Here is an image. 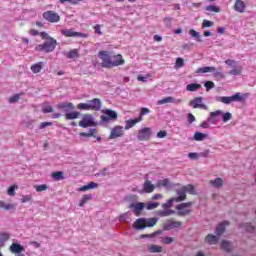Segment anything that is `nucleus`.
I'll list each match as a JSON object with an SVG mask.
<instances>
[{"instance_id":"obj_1","label":"nucleus","mask_w":256,"mask_h":256,"mask_svg":"<svg viewBox=\"0 0 256 256\" xmlns=\"http://www.w3.org/2000/svg\"><path fill=\"white\" fill-rule=\"evenodd\" d=\"M177 195V197L170 198L166 203L162 204L163 210H158L156 212L158 217H171V215H175V210H171L173 203H181V201L187 199V195L183 191H177Z\"/></svg>"},{"instance_id":"obj_2","label":"nucleus","mask_w":256,"mask_h":256,"mask_svg":"<svg viewBox=\"0 0 256 256\" xmlns=\"http://www.w3.org/2000/svg\"><path fill=\"white\" fill-rule=\"evenodd\" d=\"M221 115H222L223 123H227V121H231L233 117L230 112H226L225 114H223V111L217 110L210 113V117L207 119V122L212 123V125H216L217 121H219V116Z\"/></svg>"},{"instance_id":"obj_3","label":"nucleus","mask_w":256,"mask_h":256,"mask_svg":"<svg viewBox=\"0 0 256 256\" xmlns=\"http://www.w3.org/2000/svg\"><path fill=\"white\" fill-rule=\"evenodd\" d=\"M157 218H139L134 222V227L141 231L147 227H155L157 225Z\"/></svg>"},{"instance_id":"obj_4","label":"nucleus","mask_w":256,"mask_h":256,"mask_svg":"<svg viewBox=\"0 0 256 256\" xmlns=\"http://www.w3.org/2000/svg\"><path fill=\"white\" fill-rule=\"evenodd\" d=\"M57 47V40L50 38V40L39 44L35 47L36 51H44V53H53Z\"/></svg>"},{"instance_id":"obj_5","label":"nucleus","mask_w":256,"mask_h":256,"mask_svg":"<svg viewBox=\"0 0 256 256\" xmlns=\"http://www.w3.org/2000/svg\"><path fill=\"white\" fill-rule=\"evenodd\" d=\"M191 207H193V202L181 203L176 206L177 215L179 217H185L191 213Z\"/></svg>"},{"instance_id":"obj_6","label":"nucleus","mask_w":256,"mask_h":256,"mask_svg":"<svg viewBox=\"0 0 256 256\" xmlns=\"http://www.w3.org/2000/svg\"><path fill=\"white\" fill-rule=\"evenodd\" d=\"M79 127H82L83 129H87V127H97V123L95 122L93 115L85 114L79 122Z\"/></svg>"},{"instance_id":"obj_7","label":"nucleus","mask_w":256,"mask_h":256,"mask_svg":"<svg viewBox=\"0 0 256 256\" xmlns=\"http://www.w3.org/2000/svg\"><path fill=\"white\" fill-rule=\"evenodd\" d=\"M98 57L102 60V67H106L108 69H111V61H112V56L107 51H100L98 53Z\"/></svg>"},{"instance_id":"obj_8","label":"nucleus","mask_w":256,"mask_h":256,"mask_svg":"<svg viewBox=\"0 0 256 256\" xmlns=\"http://www.w3.org/2000/svg\"><path fill=\"white\" fill-rule=\"evenodd\" d=\"M151 135H153L151 128L145 127L138 131L137 139L138 141H149V139H151Z\"/></svg>"},{"instance_id":"obj_9","label":"nucleus","mask_w":256,"mask_h":256,"mask_svg":"<svg viewBox=\"0 0 256 256\" xmlns=\"http://www.w3.org/2000/svg\"><path fill=\"white\" fill-rule=\"evenodd\" d=\"M117 112L114 110L107 109L104 111V115L101 116L103 123H109V121H117Z\"/></svg>"},{"instance_id":"obj_10","label":"nucleus","mask_w":256,"mask_h":256,"mask_svg":"<svg viewBox=\"0 0 256 256\" xmlns=\"http://www.w3.org/2000/svg\"><path fill=\"white\" fill-rule=\"evenodd\" d=\"M43 17L46 21H49V23H59V21H61V16H59L55 11L44 12Z\"/></svg>"},{"instance_id":"obj_11","label":"nucleus","mask_w":256,"mask_h":256,"mask_svg":"<svg viewBox=\"0 0 256 256\" xmlns=\"http://www.w3.org/2000/svg\"><path fill=\"white\" fill-rule=\"evenodd\" d=\"M125 135V128L123 126H115L110 132L109 139H117Z\"/></svg>"},{"instance_id":"obj_12","label":"nucleus","mask_w":256,"mask_h":256,"mask_svg":"<svg viewBox=\"0 0 256 256\" xmlns=\"http://www.w3.org/2000/svg\"><path fill=\"white\" fill-rule=\"evenodd\" d=\"M220 101V103H224V105H231V103H243L245 101V98L243 97H220L217 99Z\"/></svg>"},{"instance_id":"obj_13","label":"nucleus","mask_w":256,"mask_h":256,"mask_svg":"<svg viewBox=\"0 0 256 256\" xmlns=\"http://www.w3.org/2000/svg\"><path fill=\"white\" fill-rule=\"evenodd\" d=\"M181 225H183L181 221L167 220L164 223V229L165 231H171V229H177L178 227H181Z\"/></svg>"},{"instance_id":"obj_14","label":"nucleus","mask_w":256,"mask_h":256,"mask_svg":"<svg viewBox=\"0 0 256 256\" xmlns=\"http://www.w3.org/2000/svg\"><path fill=\"white\" fill-rule=\"evenodd\" d=\"M190 106L194 109H204L205 111L208 109L207 105L203 104L202 98H195L194 100L190 101Z\"/></svg>"},{"instance_id":"obj_15","label":"nucleus","mask_w":256,"mask_h":256,"mask_svg":"<svg viewBox=\"0 0 256 256\" xmlns=\"http://www.w3.org/2000/svg\"><path fill=\"white\" fill-rule=\"evenodd\" d=\"M61 33L64 35V37H87L86 34L75 32L73 29L61 30Z\"/></svg>"},{"instance_id":"obj_16","label":"nucleus","mask_w":256,"mask_h":256,"mask_svg":"<svg viewBox=\"0 0 256 256\" xmlns=\"http://www.w3.org/2000/svg\"><path fill=\"white\" fill-rule=\"evenodd\" d=\"M11 253H15V255H22L23 251H25V247L19 243H13L10 246Z\"/></svg>"},{"instance_id":"obj_17","label":"nucleus","mask_w":256,"mask_h":256,"mask_svg":"<svg viewBox=\"0 0 256 256\" xmlns=\"http://www.w3.org/2000/svg\"><path fill=\"white\" fill-rule=\"evenodd\" d=\"M91 111H100L101 109V100L99 98H94L93 100L88 101Z\"/></svg>"},{"instance_id":"obj_18","label":"nucleus","mask_w":256,"mask_h":256,"mask_svg":"<svg viewBox=\"0 0 256 256\" xmlns=\"http://www.w3.org/2000/svg\"><path fill=\"white\" fill-rule=\"evenodd\" d=\"M58 109L61 111H64V113H69L75 109V106H73L71 103L68 102H63L58 104Z\"/></svg>"},{"instance_id":"obj_19","label":"nucleus","mask_w":256,"mask_h":256,"mask_svg":"<svg viewBox=\"0 0 256 256\" xmlns=\"http://www.w3.org/2000/svg\"><path fill=\"white\" fill-rule=\"evenodd\" d=\"M111 63V67H118V65H123V63H125V60H123V56L121 54H118L112 56Z\"/></svg>"},{"instance_id":"obj_20","label":"nucleus","mask_w":256,"mask_h":256,"mask_svg":"<svg viewBox=\"0 0 256 256\" xmlns=\"http://www.w3.org/2000/svg\"><path fill=\"white\" fill-rule=\"evenodd\" d=\"M132 209H134V213L137 217H139V215H141V212L143 211V209H145V204L143 202H139L137 204H131L130 206Z\"/></svg>"},{"instance_id":"obj_21","label":"nucleus","mask_w":256,"mask_h":256,"mask_svg":"<svg viewBox=\"0 0 256 256\" xmlns=\"http://www.w3.org/2000/svg\"><path fill=\"white\" fill-rule=\"evenodd\" d=\"M227 225H229V221L225 220L216 227L215 233L217 237H221V234L225 233V227H227Z\"/></svg>"},{"instance_id":"obj_22","label":"nucleus","mask_w":256,"mask_h":256,"mask_svg":"<svg viewBox=\"0 0 256 256\" xmlns=\"http://www.w3.org/2000/svg\"><path fill=\"white\" fill-rule=\"evenodd\" d=\"M141 121H143V118H141V117H138V118H135V119L126 120L125 129L129 130L132 127H135V125L137 123H141Z\"/></svg>"},{"instance_id":"obj_23","label":"nucleus","mask_w":256,"mask_h":256,"mask_svg":"<svg viewBox=\"0 0 256 256\" xmlns=\"http://www.w3.org/2000/svg\"><path fill=\"white\" fill-rule=\"evenodd\" d=\"M155 191V185L150 182V180H146L143 184V192L144 193H153Z\"/></svg>"},{"instance_id":"obj_24","label":"nucleus","mask_w":256,"mask_h":256,"mask_svg":"<svg viewBox=\"0 0 256 256\" xmlns=\"http://www.w3.org/2000/svg\"><path fill=\"white\" fill-rule=\"evenodd\" d=\"M16 205L13 203H6L3 200H0V209H4V211H13L15 210Z\"/></svg>"},{"instance_id":"obj_25","label":"nucleus","mask_w":256,"mask_h":256,"mask_svg":"<svg viewBox=\"0 0 256 256\" xmlns=\"http://www.w3.org/2000/svg\"><path fill=\"white\" fill-rule=\"evenodd\" d=\"M223 183H225L222 178H215L209 181V185L214 187L215 189H221L223 187Z\"/></svg>"},{"instance_id":"obj_26","label":"nucleus","mask_w":256,"mask_h":256,"mask_svg":"<svg viewBox=\"0 0 256 256\" xmlns=\"http://www.w3.org/2000/svg\"><path fill=\"white\" fill-rule=\"evenodd\" d=\"M234 9L238 13H245V2H243L242 0H236Z\"/></svg>"},{"instance_id":"obj_27","label":"nucleus","mask_w":256,"mask_h":256,"mask_svg":"<svg viewBox=\"0 0 256 256\" xmlns=\"http://www.w3.org/2000/svg\"><path fill=\"white\" fill-rule=\"evenodd\" d=\"M180 100H175L173 97H167L163 98L162 100H159L156 105H167L168 103H179Z\"/></svg>"},{"instance_id":"obj_28","label":"nucleus","mask_w":256,"mask_h":256,"mask_svg":"<svg viewBox=\"0 0 256 256\" xmlns=\"http://www.w3.org/2000/svg\"><path fill=\"white\" fill-rule=\"evenodd\" d=\"M97 187H99V184L95 182H90L88 185L78 188V191L85 192L89 191V189H97Z\"/></svg>"},{"instance_id":"obj_29","label":"nucleus","mask_w":256,"mask_h":256,"mask_svg":"<svg viewBox=\"0 0 256 256\" xmlns=\"http://www.w3.org/2000/svg\"><path fill=\"white\" fill-rule=\"evenodd\" d=\"M217 71V68L213 66H206L202 68H198L196 73H215Z\"/></svg>"},{"instance_id":"obj_30","label":"nucleus","mask_w":256,"mask_h":256,"mask_svg":"<svg viewBox=\"0 0 256 256\" xmlns=\"http://www.w3.org/2000/svg\"><path fill=\"white\" fill-rule=\"evenodd\" d=\"M206 243H209V245H216V243L219 241V237L213 235V234H208L205 238Z\"/></svg>"},{"instance_id":"obj_31","label":"nucleus","mask_w":256,"mask_h":256,"mask_svg":"<svg viewBox=\"0 0 256 256\" xmlns=\"http://www.w3.org/2000/svg\"><path fill=\"white\" fill-rule=\"evenodd\" d=\"M149 253H163V247L157 245V244H152L148 247Z\"/></svg>"},{"instance_id":"obj_32","label":"nucleus","mask_w":256,"mask_h":256,"mask_svg":"<svg viewBox=\"0 0 256 256\" xmlns=\"http://www.w3.org/2000/svg\"><path fill=\"white\" fill-rule=\"evenodd\" d=\"M178 191H183L185 195L186 193H190V195H195V187L191 184L184 186L181 190Z\"/></svg>"},{"instance_id":"obj_33","label":"nucleus","mask_w":256,"mask_h":256,"mask_svg":"<svg viewBox=\"0 0 256 256\" xmlns=\"http://www.w3.org/2000/svg\"><path fill=\"white\" fill-rule=\"evenodd\" d=\"M158 187H165L166 189H171V187H173V185H171V181H169V179H163V180H159L157 183Z\"/></svg>"},{"instance_id":"obj_34","label":"nucleus","mask_w":256,"mask_h":256,"mask_svg":"<svg viewBox=\"0 0 256 256\" xmlns=\"http://www.w3.org/2000/svg\"><path fill=\"white\" fill-rule=\"evenodd\" d=\"M41 69H43V62H38L31 66L32 73H41Z\"/></svg>"},{"instance_id":"obj_35","label":"nucleus","mask_w":256,"mask_h":256,"mask_svg":"<svg viewBox=\"0 0 256 256\" xmlns=\"http://www.w3.org/2000/svg\"><path fill=\"white\" fill-rule=\"evenodd\" d=\"M10 237L8 233H0V247H3L9 241Z\"/></svg>"},{"instance_id":"obj_36","label":"nucleus","mask_w":256,"mask_h":256,"mask_svg":"<svg viewBox=\"0 0 256 256\" xmlns=\"http://www.w3.org/2000/svg\"><path fill=\"white\" fill-rule=\"evenodd\" d=\"M189 35L194 39H197L198 43H203V40L201 39V35L199 34V32L195 31L194 29L189 30Z\"/></svg>"},{"instance_id":"obj_37","label":"nucleus","mask_w":256,"mask_h":256,"mask_svg":"<svg viewBox=\"0 0 256 256\" xmlns=\"http://www.w3.org/2000/svg\"><path fill=\"white\" fill-rule=\"evenodd\" d=\"M67 59H77L79 57V51L77 49L71 50L66 53Z\"/></svg>"},{"instance_id":"obj_38","label":"nucleus","mask_w":256,"mask_h":256,"mask_svg":"<svg viewBox=\"0 0 256 256\" xmlns=\"http://www.w3.org/2000/svg\"><path fill=\"white\" fill-rule=\"evenodd\" d=\"M207 139V134L201 132H195L194 141H205Z\"/></svg>"},{"instance_id":"obj_39","label":"nucleus","mask_w":256,"mask_h":256,"mask_svg":"<svg viewBox=\"0 0 256 256\" xmlns=\"http://www.w3.org/2000/svg\"><path fill=\"white\" fill-rule=\"evenodd\" d=\"M97 135V129H90L88 133L81 132L80 137H95Z\"/></svg>"},{"instance_id":"obj_40","label":"nucleus","mask_w":256,"mask_h":256,"mask_svg":"<svg viewBox=\"0 0 256 256\" xmlns=\"http://www.w3.org/2000/svg\"><path fill=\"white\" fill-rule=\"evenodd\" d=\"M91 199H93L91 194L84 195L79 203V207H84L85 203H87V201H91Z\"/></svg>"},{"instance_id":"obj_41","label":"nucleus","mask_w":256,"mask_h":256,"mask_svg":"<svg viewBox=\"0 0 256 256\" xmlns=\"http://www.w3.org/2000/svg\"><path fill=\"white\" fill-rule=\"evenodd\" d=\"M186 89L187 91H198V89H201V85L198 83L188 84Z\"/></svg>"},{"instance_id":"obj_42","label":"nucleus","mask_w":256,"mask_h":256,"mask_svg":"<svg viewBox=\"0 0 256 256\" xmlns=\"http://www.w3.org/2000/svg\"><path fill=\"white\" fill-rule=\"evenodd\" d=\"M181 67H185V60L183 58H176L174 69H181Z\"/></svg>"},{"instance_id":"obj_43","label":"nucleus","mask_w":256,"mask_h":256,"mask_svg":"<svg viewBox=\"0 0 256 256\" xmlns=\"http://www.w3.org/2000/svg\"><path fill=\"white\" fill-rule=\"evenodd\" d=\"M221 247H222V249H223L224 251H227V252L231 251V249H232V245H231L230 242L227 241V240L222 241Z\"/></svg>"},{"instance_id":"obj_44","label":"nucleus","mask_w":256,"mask_h":256,"mask_svg":"<svg viewBox=\"0 0 256 256\" xmlns=\"http://www.w3.org/2000/svg\"><path fill=\"white\" fill-rule=\"evenodd\" d=\"M78 109L82 111H91V105L89 102L78 104Z\"/></svg>"},{"instance_id":"obj_45","label":"nucleus","mask_w":256,"mask_h":256,"mask_svg":"<svg viewBox=\"0 0 256 256\" xmlns=\"http://www.w3.org/2000/svg\"><path fill=\"white\" fill-rule=\"evenodd\" d=\"M34 189L37 191V193H41L42 191H47L49 186H47V184L35 185Z\"/></svg>"},{"instance_id":"obj_46","label":"nucleus","mask_w":256,"mask_h":256,"mask_svg":"<svg viewBox=\"0 0 256 256\" xmlns=\"http://www.w3.org/2000/svg\"><path fill=\"white\" fill-rule=\"evenodd\" d=\"M241 71H243L241 66H235L234 69L229 72V75H241Z\"/></svg>"},{"instance_id":"obj_47","label":"nucleus","mask_w":256,"mask_h":256,"mask_svg":"<svg viewBox=\"0 0 256 256\" xmlns=\"http://www.w3.org/2000/svg\"><path fill=\"white\" fill-rule=\"evenodd\" d=\"M157 207H159V202H148V203L146 204V209H147L148 211H151V210H153V209H157Z\"/></svg>"},{"instance_id":"obj_48","label":"nucleus","mask_w":256,"mask_h":256,"mask_svg":"<svg viewBox=\"0 0 256 256\" xmlns=\"http://www.w3.org/2000/svg\"><path fill=\"white\" fill-rule=\"evenodd\" d=\"M52 178L54 181H61V179H63V172L58 171V172L52 173Z\"/></svg>"},{"instance_id":"obj_49","label":"nucleus","mask_w":256,"mask_h":256,"mask_svg":"<svg viewBox=\"0 0 256 256\" xmlns=\"http://www.w3.org/2000/svg\"><path fill=\"white\" fill-rule=\"evenodd\" d=\"M240 227H245V228H246V231H247L248 233H254V232H255V226H252V225L249 224V223L241 224Z\"/></svg>"},{"instance_id":"obj_50","label":"nucleus","mask_w":256,"mask_h":256,"mask_svg":"<svg viewBox=\"0 0 256 256\" xmlns=\"http://www.w3.org/2000/svg\"><path fill=\"white\" fill-rule=\"evenodd\" d=\"M206 11H209L210 13H219L221 9L215 5H210L206 7Z\"/></svg>"},{"instance_id":"obj_51","label":"nucleus","mask_w":256,"mask_h":256,"mask_svg":"<svg viewBox=\"0 0 256 256\" xmlns=\"http://www.w3.org/2000/svg\"><path fill=\"white\" fill-rule=\"evenodd\" d=\"M173 241H175V238L168 237V236L161 239V243H163L164 245H171V243H173Z\"/></svg>"},{"instance_id":"obj_52","label":"nucleus","mask_w":256,"mask_h":256,"mask_svg":"<svg viewBox=\"0 0 256 256\" xmlns=\"http://www.w3.org/2000/svg\"><path fill=\"white\" fill-rule=\"evenodd\" d=\"M66 119L67 120H71V119H77V117H79V112H70V113H67L65 115Z\"/></svg>"},{"instance_id":"obj_53","label":"nucleus","mask_w":256,"mask_h":256,"mask_svg":"<svg viewBox=\"0 0 256 256\" xmlns=\"http://www.w3.org/2000/svg\"><path fill=\"white\" fill-rule=\"evenodd\" d=\"M43 113H53V107L49 104H46L42 108Z\"/></svg>"},{"instance_id":"obj_54","label":"nucleus","mask_w":256,"mask_h":256,"mask_svg":"<svg viewBox=\"0 0 256 256\" xmlns=\"http://www.w3.org/2000/svg\"><path fill=\"white\" fill-rule=\"evenodd\" d=\"M29 201H33V196L31 195H23L21 198V203H29Z\"/></svg>"},{"instance_id":"obj_55","label":"nucleus","mask_w":256,"mask_h":256,"mask_svg":"<svg viewBox=\"0 0 256 256\" xmlns=\"http://www.w3.org/2000/svg\"><path fill=\"white\" fill-rule=\"evenodd\" d=\"M214 23L213 21L204 20L202 23V29H205L206 27H213Z\"/></svg>"},{"instance_id":"obj_56","label":"nucleus","mask_w":256,"mask_h":256,"mask_svg":"<svg viewBox=\"0 0 256 256\" xmlns=\"http://www.w3.org/2000/svg\"><path fill=\"white\" fill-rule=\"evenodd\" d=\"M204 86L206 87L207 91H211V89H213L215 87V83H213L211 81H207V82H205Z\"/></svg>"},{"instance_id":"obj_57","label":"nucleus","mask_w":256,"mask_h":256,"mask_svg":"<svg viewBox=\"0 0 256 256\" xmlns=\"http://www.w3.org/2000/svg\"><path fill=\"white\" fill-rule=\"evenodd\" d=\"M149 113H151V110H149V108H141L139 117H141V119H143V116L149 115Z\"/></svg>"},{"instance_id":"obj_58","label":"nucleus","mask_w":256,"mask_h":256,"mask_svg":"<svg viewBox=\"0 0 256 256\" xmlns=\"http://www.w3.org/2000/svg\"><path fill=\"white\" fill-rule=\"evenodd\" d=\"M156 137L158 139H165V137H167V131L161 130L160 132L157 133Z\"/></svg>"},{"instance_id":"obj_59","label":"nucleus","mask_w":256,"mask_h":256,"mask_svg":"<svg viewBox=\"0 0 256 256\" xmlns=\"http://www.w3.org/2000/svg\"><path fill=\"white\" fill-rule=\"evenodd\" d=\"M15 189H18L17 186H11L9 189H8V195L10 197H15Z\"/></svg>"},{"instance_id":"obj_60","label":"nucleus","mask_w":256,"mask_h":256,"mask_svg":"<svg viewBox=\"0 0 256 256\" xmlns=\"http://www.w3.org/2000/svg\"><path fill=\"white\" fill-rule=\"evenodd\" d=\"M226 65H229L230 67H237V62L235 60L228 59L225 61Z\"/></svg>"},{"instance_id":"obj_61","label":"nucleus","mask_w":256,"mask_h":256,"mask_svg":"<svg viewBox=\"0 0 256 256\" xmlns=\"http://www.w3.org/2000/svg\"><path fill=\"white\" fill-rule=\"evenodd\" d=\"M214 77L216 79H225V75L222 72H217L216 70L214 72Z\"/></svg>"},{"instance_id":"obj_62","label":"nucleus","mask_w":256,"mask_h":256,"mask_svg":"<svg viewBox=\"0 0 256 256\" xmlns=\"http://www.w3.org/2000/svg\"><path fill=\"white\" fill-rule=\"evenodd\" d=\"M189 159H199V153L197 152H190L188 154Z\"/></svg>"},{"instance_id":"obj_63","label":"nucleus","mask_w":256,"mask_h":256,"mask_svg":"<svg viewBox=\"0 0 256 256\" xmlns=\"http://www.w3.org/2000/svg\"><path fill=\"white\" fill-rule=\"evenodd\" d=\"M40 36L42 37V39H46V41H50V39H53V37L49 36L47 32H41Z\"/></svg>"},{"instance_id":"obj_64","label":"nucleus","mask_w":256,"mask_h":256,"mask_svg":"<svg viewBox=\"0 0 256 256\" xmlns=\"http://www.w3.org/2000/svg\"><path fill=\"white\" fill-rule=\"evenodd\" d=\"M51 125H53L51 122H42L39 126V129H45V127H51Z\"/></svg>"}]
</instances>
